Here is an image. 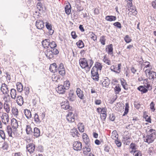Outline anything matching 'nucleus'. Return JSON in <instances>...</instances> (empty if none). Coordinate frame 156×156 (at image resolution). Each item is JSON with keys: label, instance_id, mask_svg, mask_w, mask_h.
Listing matches in <instances>:
<instances>
[{"label": "nucleus", "instance_id": "27", "mask_svg": "<svg viewBox=\"0 0 156 156\" xmlns=\"http://www.w3.org/2000/svg\"><path fill=\"white\" fill-rule=\"evenodd\" d=\"M137 89L140 91L142 93H145L147 92V89L143 86H140L137 88Z\"/></svg>", "mask_w": 156, "mask_h": 156}, {"label": "nucleus", "instance_id": "64", "mask_svg": "<svg viewBox=\"0 0 156 156\" xmlns=\"http://www.w3.org/2000/svg\"><path fill=\"white\" fill-rule=\"evenodd\" d=\"M152 5L153 8L155 9H156V0L152 2Z\"/></svg>", "mask_w": 156, "mask_h": 156}, {"label": "nucleus", "instance_id": "37", "mask_svg": "<svg viewBox=\"0 0 156 156\" xmlns=\"http://www.w3.org/2000/svg\"><path fill=\"white\" fill-rule=\"evenodd\" d=\"M125 111L124 112V114L123 115V116H125V115H126L129 112V104L128 103H126L125 104Z\"/></svg>", "mask_w": 156, "mask_h": 156}, {"label": "nucleus", "instance_id": "20", "mask_svg": "<svg viewBox=\"0 0 156 156\" xmlns=\"http://www.w3.org/2000/svg\"><path fill=\"white\" fill-rule=\"evenodd\" d=\"M45 53L46 57L49 59L53 57V52H52V50H47L45 52Z\"/></svg>", "mask_w": 156, "mask_h": 156}, {"label": "nucleus", "instance_id": "48", "mask_svg": "<svg viewBox=\"0 0 156 156\" xmlns=\"http://www.w3.org/2000/svg\"><path fill=\"white\" fill-rule=\"evenodd\" d=\"M43 85H39L37 87V90L38 93L41 92V90L42 89Z\"/></svg>", "mask_w": 156, "mask_h": 156}, {"label": "nucleus", "instance_id": "45", "mask_svg": "<svg viewBox=\"0 0 156 156\" xmlns=\"http://www.w3.org/2000/svg\"><path fill=\"white\" fill-rule=\"evenodd\" d=\"M114 90L115 92V94H118L121 91V89L119 87L116 86L114 88Z\"/></svg>", "mask_w": 156, "mask_h": 156}, {"label": "nucleus", "instance_id": "3", "mask_svg": "<svg viewBox=\"0 0 156 156\" xmlns=\"http://www.w3.org/2000/svg\"><path fill=\"white\" fill-rule=\"evenodd\" d=\"M68 99L70 101H74L76 99V96L74 94L73 90H71L69 92L68 96H67Z\"/></svg>", "mask_w": 156, "mask_h": 156}, {"label": "nucleus", "instance_id": "38", "mask_svg": "<svg viewBox=\"0 0 156 156\" xmlns=\"http://www.w3.org/2000/svg\"><path fill=\"white\" fill-rule=\"evenodd\" d=\"M76 44L77 46L80 48H82L84 46V44L81 40H80L76 43Z\"/></svg>", "mask_w": 156, "mask_h": 156}, {"label": "nucleus", "instance_id": "28", "mask_svg": "<svg viewBox=\"0 0 156 156\" xmlns=\"http://www.w3.org/2000/svg\"><path fill=\"white\" fill-rule=\"evenodd\" d=\"M17 89L18 91L21 92L23 88V86L21 83L18 82L16 84Z\"/></svg>", "mask_w": 156, "mask_h": 156}, {"label": "nucleus", "instance_id": "44", "mask_svg": "<svg viewBox=\"0 0 156 156\" xmlns=\"http://www.w3.org/2000/svg\"><path fill=\"white\" fill-rule=\"evenodd\" d=\"M113 25L119 29H121L122 28L121 25L119 22H116L113 23Z\"/></svg>", "mask_w": 156, "mask_h": 156}, {"label": "nucleus", "instance_id": "61", "mask_svg": "<svg viewBox=\"0 0 156 156\" xmlns=\"http://www.w3.org/2000/svg\"><path fill=\"white\" fill-rule=\"evenodd\" d=\"M58 79L59 80V78L57 76H54L52 77V80L53 81L57 82Z\"/></svg>", "mask_w": 156, "mask_h": 156}, {"label": "nucleus", "instance_id": "63", "mask_svg": "<svg viewBox=\"0 0 156 156\" xmlns=\"http://www.w3.org/2000/svg\"><path fill=\"white\" fill-rule=\"evenodd\" d=\"M79 130L81 132H83L84 131V126L83 125L80 126L78 127Z\"/></svg>", "mask_w": 156, "mask_h": 156}, {"label": "nucleus", "instance_id": "13", "mask_svg": "<svg viewBox=\"0 0 156 156\" xmlns=\"http://www.w3.org/2000/svg\"><path fill=\"white\" fill-rule=\"evenodd\" d=\"M76 93L78 97L81 99H84V94L83 91L79 88H77L76 90Z\"/></svg>", "mask_w": 156, "mask_h": 156}, {"label": "nucleus", "instance_id": "1", "mask_svg": "<svg viewBox=\"0 0 156 156\" xmlns=\"http://www.w3.org/2000/svg\"><path fill=\"white\" fill-rule=\"evenodd\" d=\"M155 131L154 129H150L148 132V135L143 137L144 141L149 144L153 142L156 137Z\"/></svg>", "mask_w": 156, "mask_h": 156}, {"label": "nucleus", "instance_id": "11", "mask_svg": "<svg viewBox=\"0 0 156 156\" xmlns=\"http://www.w3.org/2000/svg\"><path fill=\"white\" fill-rule=\"evenodd\" d=\"M66 88L64 87V85H60L58 86L56 88V90L59 94H63L65 92Z\"/></svg>", "mask_w": 156, "mask_h": 156}, {"label": "nucleus", "instance_id": "15", "mask_svg": "<svg viewBox=\"0 0 156 156\" xmlns=\"http://www.w3.org/2000/svg\"><path fill=\"white\" fill-rule=\"evenodd\" d=\"M57 68V66L56 63H54L51 64L50 67V70L52 72L55 73L57 71V69H56Z\"/></svg>", "mask_w": 156, "mask_h": 156}, {"label": "nucleus", "instance_id": "31", "mask_svg": "<svg viewBox=\"0 0 156 156\" xmlns=\"http://www.w3.org/2000/svg\"><path fill=\"white\" fill-rule=\"evenodd\" d=\"M149 79L150 80L154 79H156V72L151 71V73H149Z\"/></svg>", "mask_w": 156, "mask_h": 156}, {"label": "nucleus", "instance_id": "57", "mask_svg": "<svg viewBox=\"0 0 156 156\" xmlns=\"http://www.w3.org/2000/svg\"><path fill=\"white\" fill-rule=\"evenodd\" d=\"M106 116V114H101L100 115L101 119L103 120H105Z\"/></svg>", "mask_w": 156, "mask_h": 156}, {"label": "nucleus", "instance_id": "55", "mask_svg": "<svg viewBox=\"0 0 156 156\" xmlns=\"http://www.w3.org/2000/svg\"><path fill=\"white\" fill-rule=\"evenodd\" d=\"M109 119L111 121H114L115 119L114 115L113 114H110L109 116Z\"/></svg>", "mask_w": 156, "mask_h": 156}, {"label": "nucleus", "instance_id": "23", "mask_svg": "<svg viewBox=\"0 0 156 156\" xmlns=\"http://www.w3.org/2000/svg\"><path fill=\"white\" fill-rule=\"evenodd\" d=\"M48 40H44L42 41V45L44 48H48L49 46L50 41H48Z\"/></svg>", "mask_w": 156, "mask_h": 156}, {"label": "nucleus", "instance_id": "24", "mask_svg": "<svg viewBox=\"0 0 156 156\" xmlns=\"http://www.w3.org/2000/svg\"><path fill=\"white\" fill-rule=\"evenodd\" d=\"M83 139L85 144H89L90 140L88 136L85 133H83L82 136Z\"/></svg>", "mask_w": 156, "mask_h": 156}, {"label": "nucleus", "instance_id": "6", "mask_svg": "<svg viewBox=\"0 0 156 156\" xmlns=\"http://www.w3.org/2000/svg\"><path fill=\"white\" fill-rule=\"evenodd\" d=\"M1 90L4 94H7L9 92V88L8 86L4 83L2 84Z\"/></svg>", "mask_w": 156, "mask_h": 156}, {"label": "nucleus", "instance_id": "7", "mask_svg": "<svg viewBox=\"0 0 156 156\" xmlns=\"http://www.w3.org/2000/svg\"><path fill=\"white\" fill-rule=\"evenodd\" d=\"M66 119L69 122H74L75 121L74 114L72 112H69L66 116Z\"/></svg>", "mask_w": 156, "mask_h": 156}, {"label": "nucleus", "instance_id": "59", "mask_svg": "<svg viewBox=\"0 0 156 156\" xmlns=\"http://www.w3.org/2000/svg\"><path fill=\"white\" fill-rule=\"evenodd\" d=\"M110 69L112 71L117 73V68L115 67L114 66H112L110 67Z\"/></svg>", "mask_w": 156, "mask_h": 156}, {"label": "nucleus", "instance_id": "34", "mask_svg": "<svg viewBox=\"0 0 156 156\" xmlns=\"http://www.w3.org/2000/svg\"><path fill=\"white\" fill-rule=\"evenodd\" d=\"M93 67H96L97 70H101L102 68V66L100 63L96 62L94 66Z\"/></svg>", "mask_w": 156, "mask_h": 156}, {"label": "nucleus", "instance_id": "33", "mask_svg": "<svg viewBox=\"0 0 156 156\" xmlns=\"http://www.w3.org/2000/svg\"><path fill=\"white\" fill-rule=\"evenodd\" d=\"M65 11L66 13L68 15L70 14L71 11V6L70 5H66V6Z\"/></svg>", "mask_w": 156, "mask_h": 156}, {"label": "nucleus", "instance_id": "58", "mask_svg": "<svg viewBox=\"0 0 156 156\" xmlns=\"http://www.w3.org/2000/svg\"><path fill=\"white\" fill-rule=\"evenodd\" d=\"M135 107L137 109H139L140 108V105L137 102H135L134 103Z\"/></svg>", "mask_w": 156, "mask_h": 156}, {"label": "nucleus", "instance_id": "29", "mask_svg": "<svg viewBox=\"0 0 156 156\" xmlns=\"http://www.w3.org/2000/svg\"><path fill=\"white\" fill-rule=\"evenodd\" d=\"M24 113L26 117L28 119H30L31 117V113L30 111L28 109H25L24 110Z\"/></svg>", "mask_w": 156, "mask_h": 156}, {"label": "nucleus", "instance_id": "46", "mask_svg": "<svg viewBox=\"0 0 156 156\" xmlns=\"http://www.w3.org/2000/svg\"><path fill=\"white\" fill-rule=\"evenodd\" d=\"M103 61L105 63L108 65H111V61L109 60L106 58L105 57H104L103 58Z\"/></svg>", "mask_w": 156, "mask_h": 156}, {"label": "nucleus", "instance_id": "60", "mask_svg": "<svg viewBox=\"0 0 156 156\" xmlns=\"http://www.w3.org/2000/svg\"><path fill=\"white\" fill-rule=\"evenodd\" d=\"M71 35L72 38L74 39H75L77 37V35L75 31H72L71 32Z\"/></svg>", "mask_w": 156, "mask_h": 156}, {"label": "nucleus", "instance_id": "54", "mask_svg": "<svg viewBox=\"0 0 156 156\" xmlns=\"http://www.w3.org/2000/svg\"><path fill=\"white\" fill-rule=\"evenodd\" d=\"M4 107L5 109L6 112L9 113L10 111V108L9 107L8 105L6 104V106H4Z\"/></svg>", "mask_w": 156, "mask_h": 156}, {"label": "nucleus", "instance_id": "40", "mask_svg": "<svg viewBox=\"0 0 156 156\" xmlns=\"http://www.w3.org/2000/svg\"><path fill=\"white\" fill-rule=\"evenodd\" d=\"M66 103L67 105H62V108L66 109H70V106L68 101H67Z\"/></svg>", "mask_w": 156, "mask_h": 156}, {"label": "nucleus", "instance_id": "22", "mask_svg": "<svg viewBox=\"0 0 156 156\" xmlns=\"http://www.w3.org/2000/svg\"><path fill=\"white\" fill-rule=\"evenodd\" d=\"M11 125L12 128L14 129H16L18 128V125L17 121L16 119L12 118L11 119Z\"/></svg>", "mask_w": 156, "mask_h": 156}, {"label": "nucleus", "instance_id": "52", "mask_svg": "<svg viewBox=\"0 0 156 156\" xmlns=\"http://www.w3.org/2000/svg\"><path fill=\"white\" fill-rule=\"evenodd\" d=\"M129 147L130 148L133 150H135L136 149V144L133 143L131 144L129 146Z\"/></svg>", "mask_w": 156, "mask_h": 156}, {"label": "nucleus", "instance_id": "62", "mask_svg": "<svg viewBox=\"0 0 156 156\" xmlns=\"http://www.w3.org/2000/svg\"><path fill=\"white\" fill-rule=\"evenodd\" d=\"M136 152H137V153L135 154V156H142V154L141 152L140 151H134V153H135Z\"/></svg>", "mask_w": 156, "mask_h": 156}, {"label": "nucleus", "instance_id": "36", "mask_svg": "<svg viewBox=\"0 0 156 156\" xmlns=\"http://www.w3.org/2000/svg\"><path fill=\"white\" fill-rule=\"evenodd\" d=\"M12 112L14 115L17 116L18 115V110L16 107H13L12 108Z\"/></svg>", "mask_w": 156, "mask_h": 156}, {"label": "nucleus", "instance_id": "16", "mask_svg": "<svg viewBox=\"0 0 156 156\" xmlns=\"http://www.w3.org/2000/svg\"><path fill=\"white\" fill-rule=\"evenodd\" d=\"M106 50L108 52V54L111 55L113 54V45L112 44H110L106 46Z\"/></svg>", "mask_w": 156, "mask_h": 156}, {"label": "nucleus", "instance_id": "2", "mask_svg": "<svg viewBox=\"0 0 156 156\" xmlns=\"http://www.w3.org/2000/svg\"><path fill=\"white\" fill-rule=\"evenodd\" d=\"M92 77L93 79L97 81L99 80V74L98 73V70L96 67H93L91 70Z\"/></svg>", "mask_w": 156, "mask_h": 156}, {"label": "nucleus", "instance_id": "19", "mask_svg": "<svg viewBox=\"0 0 156 156\" xmlns=\"http://www.w3.org/2000/svg\"><path fill=\"white\" fill-rule=\"evenodd\" d=\"M70 133L73 137H79V135H80L78 133V131L76 129L74 128L72 129L70 131Z\"/></svg>", "mask_w": 156, "mask_h": 156}, {"label": "nucleus", "instance_id": "32", "mask_svg": "<svg viewBox=\"0 0 156 156\" xmlns=\"http://www.w3.org/2000/svg\"><path fill=\"white\" fill-rule=\"evenodd\" d=\"M10 94L12 98L14 99L16 95V90L14 89H12L11 90Z\"/></svg>", "mask_w": 156, "mask_h": 156}, {"label": "nucleus", "instance_id": "10", "mask_svg": "<svg viewBox=\"0 0 156 156\" xmlns=\"http://www.w3.org/2000/svg\"><path fill=\"white\" fill-rule=\"evenodd\" d=\"M26 148L30 153H33L35 148V145L33 144H29L27 145Z\"/></svg>", "mask_w": 156, "mask_h": 156}, {"label": "nucleus", "instance_id": "51", "mask_svg": "<svg viewBox=\"0 0 156 156\" xmlns=\"http://www.w3.org/2000/svg\"><path fill=\"white\" fill-rule=\"evenodd\" d=\"M52 52H53V55H57L59 53V51L58 50L55 48H53V50H52Z\"/></svg>", "mask_w": 156, "mask_h": 156}, {"label": "nucleus", "instance_id": "42", "mask_svg": "<svg viewBox=\"0 0 156 156\" xmlns=\"http://www.w3.org/2000/svg\"><path fill=\"white\" fill-rule=\"evenodd\" d=\"M88 62H89V64H88L89 66H87V69H88V70L89 71L93 65L94 62L91 59L88 60Z\"/></svg>", "mask_w": 156, "mask_h": 156}, {"label": "nucleus", "instance_id": "39", "mask_svg": "<svg viewBox=\"0 0 156 156\" xmlns=\"http://www.w3.org/2000/svg\"><path fill=\"white\" fill-rule=\"evenodd\" d=\"M26 131L27 134H30L32 133V129L30 126L29 125L27 126Z\"/></svg>", "mask_w": 156, "mask_h": 156}, {"label": "nucleus", "instance_id": "47", "mask_svg": "<svg viewBox=\"0 0 156 156\" xmlns=\"http://www.w3.org/2000/svg\"><path fill=\"white\" fill-rule=\"evenodd\" d=\"M64 70H65V69L64 67L63 64L62 63H61L58 66V71Z\"/></svg>", "mask_w": 156, "mask_h": 156}, {"label": "nucleus", "instance_id": "18", "mask_svg": "<svg viewBox=\"0 0 156 156\" xmlns=\"http://www.w3.org/2000/svg\"><path fill=\"white\" fill-rule=\"evenodd\" d=\"M16 101L19 105L20 106L22 105L24 103L23 98L21 96H18L16 100Z\"/></svg>", "mask_w": 156, "mask_h": 156}, {"label": "nucleus", "instance_id": "49", "mask_svg": "<svg viewBox=\"0 0 156 156\" xmlns=\"http://www.w3.org/2000/svg\"><path fill=\"white\" fill-rule=\"evenodd\" d=\"M115 142L118 147H119L121 146L122 144L120 141H119L118 140H115Z\"/></svg>", "mask_w": 156, "mask_h": 156}, {"label": "nucleus", "instance_id": "30", "mask_svg": "<svg viewBox=\"0 0 156 156\" xmlns=\"http://www.w3.org/2000/svg\"><path fill=\"white\" fill-rule=\"evenodd\" d=\"M118 136L116 131L114 130L112 131V133L111 138L113 140H115L118 139Z\"/></svg>", "mask_w": 156, "mask_h": 156}, {"label": "nucleus", "instance_id": "43", "mask_svg": "<svg viewBox=\"0 0 156 156\" xmlns=\"http://www.w3.org/2000/svg\"><path fill=\"white\" fill-rule=\"evenodd\" d=\"M49 46H50L52 49L55 48L56 46V43L54 41H52L51 43H50Z\"/></svg>", "mask_w": 156, "mask_h": 156}, {"label": "nucleus", "instance_id": "12", "mask_svg": "<svg viewBox=\"0 0 156 156\" xmlns=\"http://www.w3.org/2000/svg\"><path fill=\"white\" fill-rule=\"evenodd\" d=\"M91 147V145L90 144H86L85 147L83 148V153L84 154H87V152H90Z\"/></svg>", "mask_w": 156, "mask_h": 156}, {"label": "nucleus", "instance_id": "56", "mask_svg": "<svg viewBox=\"0 0 156 156\" xmlns=\"http://www.w3.org/2000/svg\"><path fill=\"white\" fill-rule=\"evenodd\" d=\"M59 73L61 76H63L65 75V70H61L58 71Z\"/></svg>", "mask_w": 156, "mask_h": 156}, {"label": "nucleus", "instance_id": "50", "mask_svg": "<svg viewBox=\"0 0 156 156\" xmlns=\"http://www.w3.org/2000/svg\"><path fill=\"white\" fill-rule=\"evenodd\" d=\"M0 136L2 138L4 139L5 138V135L4 131L3 130L0 131Z\"/></svg>", "mask_w": 156, "mask_h": 156}, {"label": "nucleus", "instance_id": "8", "mask_svg": "<svg viewBox=\"0 0 156 156\" xmlns=\"http://www.w3.org/2000/svg\"><path fill=\"white\" fill-rule=\"evenodd\" d=\"M2 122L5 125H6L9 121V115L6 113L3 114L2 117Z\"/></svg>", "mask_w": 156, "mask_h": 156}, {"label": "nucleus", "instance_id": "25", "mask_svg": "<svg viewBox=\"0 0 156 156\" xmlns=\"http://www.w3.org/2000/svg\"><path fill=\"white\" fill-rule=\"evenodd\" d=\"M105 19L109 21H115L116 19V17L113 16H107L105 17Z\"/></svg>", "mask_w": 156, "mask_h": 156}, {"label": "nucleus", "instance_id": "53", "mask_svg": "<svg viewBox=\"0 0 156 156\" xmlns=\"http://www.w3.org/2000/svg\"><path fill=\"white\" fill-rule=\"evenodd\" d=\"M154 107V102L152 101L151 103L150 104V108L152 111H154L155 110Z\"/></svg>", "mask_w": 156, "mask_h": 156}, {"label": "nucleus", "instance_id": "17", "mask_svg": "<svg viewBox=\"0 0 156 156\" xmlns=\"http://www.w3.org/2000/svg\"><path fill=\"white\" fill-rule=\"evenodd\" d=\"M46 27L47 28L48 30L49 34L50 35H52L54 33V31L52 29V26L50 24L46 22Z\"/></svg>", "mask_w": 156, "mask_h": 156}, {"label": "nucleus", "instance_id": "9", "mask_svg": "<svg viewBox=\"0 0 156 156\" xmlns=\"http://www.w3.org/2000/svg\"><path fill=\"white\" fill-rule=\"evenodd\" d=\"M44 23L42 20H38L36 22V26L37 29L41 30L44 27Z\"/></svg>", "mask_w": 156, "mask_h": 156}, {"label": "nucleus", "instance_id": "41", "mask_svg": "<svg viewBox=\"0 0 156 156\" xmlns=\"http://www.w3.org/2000/svg\"><path fill=\"white\" fill-rule=\"evenodd\" d=\"M34 120L35 121L36 123L40 122H41V121L40 120L39 118L38 115L37 113H35V114L34 117Z\"/></svg>", "mask_w": 156, "mask_h": 156}, {"label": "nucleus", "instance_id": "26", "mask_svg": "<svg viewBox=\"0 0 156 156\" xmlns=\"http://www.w3.org/2000/svg\"><path fill=\"white\" fill-rule=\"evenodd\" d=\"M148 81L147 79H145L144 80V83L145 84L144 86L145 88L147 89V90H151L152 89V87L149 84H148Z\"/></svg>", "mask_w": 156, "mask_h": 156}, {"label": "nucleus", "instance_id": "5", "mask_svg": "<svg viewBox=\"0 0 156 156\" xmlns=\"http://www.w3.org/2000/svg\"><path fill=\"white\" fill-rule=\"evenodd\" d=\"M82 144L79 141H76L74 142L73 146L74 150L76 151H80L82 148Z\"/></svg>", "mask_w": 156, "mask_h": 156}, {"label": "nucleus", "instance_id": "14", "mask_svg": "<svg viewBox=\"0 0 156 156\" xmlns=\"http://www.w3.org/2000/svg\"><path fill=\"white\" fill-rule=\"evenodd\" d=\"M110 83V80L107 77L103 79V81L102 83L103 87H106L108 86Z\"/></svg>", "mask_w": 156, "mask_h": 156}, {"label": "nucleus", "instance_id": "21", "mask_svg": "<svg viewBox=\"0 0 156 156\" xmlns=\"http://www.w3.org/2000/svg\"><path fill=\"white\" fill-rule=\"evenodd\" d=\"M34 136L36 138L40 136V129L37 127H35L34 129Z\"/></svg>", "mask_w": 156, "mask_h": 156}, {"label": "nucleus", "instance_id": "4", "mask_svg": "<svg viewBox=\"0 0 156 156\" xmlns=\"http://www.w3.org/2000/svg\"><path fill=\"white\" fill-rule=\"evenodd\" d=\"M79 63L80 66L82 68H87L88 66V62L85 58H81L79 60Z\"/></svg>", "mask_w": 156, "mask_h": 156}, {"label": "nucleus", "instance_id": "35", "mask_svg": "<svg viewBox=\"0 0 156 156\" xmlns=\"http://www.w3.org/2000/svg\"><path fill=\"white\" fill-rule=\"evenodd\" d=\"M6 131L9 136H12V129L10 126H8L7 127Z\"/></svg>", "mask_w": 156, "mask_h": 156}]
</instances>
